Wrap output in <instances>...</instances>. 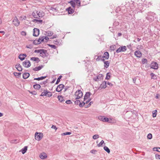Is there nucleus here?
<instances>
[{
  "label": "nucleus",
  "instance_id": "nucleus-16",
  "mask_svg": "<svg viewBox=\"0 0 160 160\" xmlns=\"http://www.w3.org/2000/svg\"><path fill=\"white\" fill-rule=\"evenodd\" d=\"M107 82L105 81L103 82L101 84L99 88V89L105 88L106 87Z\"/></svg>",
  "mask_w": 160,
  "mask_h": 160
},
{
  "label": "nucleus",
  "instance_id": "nucleus-35",
  "mask_svg": "<svg viewBox=\"0 0 160 160\" xmlns=\"http://www.w3.org/2000/svg\"><path fill=\"white\" fill-rule=\"evenodd\" d=\"M157 110H156L152 112V117L154 118L157 115Z\"/></svg>",
  "mask_w": 160,
  "mask_h": 160
},
{
  "label": "nucleus",
  "instance_id": "nucleus-38",
  "mask_svg": "<svg viewBox=\"0 0 160 160\" xmlns=\"http://www.w3.org/2000/svg\"><path fill=\"white\" fill-rule=\"evenodd\" d=\"M104 143V141L103 140H102L101 142L98 144V146L99 147L101 146Z\"/></svg>",
  "mask_w": 160,
  "mask_h": 160
},
{
  "label": "nucleus",
  "instance_id": "nucleus-17",
  "mask_svg": "<svg viewBox=\"0 0 160 160\" xmlns=\"http://www.w3.org/2000/svg\"><path fill=\"white\" fill-rule=\"evenodd\" d=\"M91 94V93L89 92H88L86 93L84 98V101H85V100L88 99L89 98L90 95Z\"/></svg>",
  "mask_w": 160,
  "mask_h": 160
},
{
  "label": "nucleus",
  "instance_id": "nucleus-13",
  "mask_svg": "<svg viewBox=\"0 0 160 160\" xmlns=\"http://www.w3.org/2000/svg\"><path fill=\"white\" fill-rule=\"evenodd\" d=\"M39 33V30L37 28H35L33 29V35L34 36H38Z\"/></svg>",
  "mask_w": 160,
  "mask_h": 160
},
{
  "label": "nucleus",
  "instance_id": "nucleus-53",
  "mask_svg": "<svg viewBox=\"0 0 160 160\" xmlns=\"http://www.w3.org/2000/svg\"><path fill=\"white\" fill-rule=\"evenodd\" d=\"M49 38L47 37H44V41L46 42L49 40Z\"/></svg>",
  "mask_w": 160,
  "mask_h": 160
},
{
  "label": "nucleus",
  "instance_id": "nucleus-4",
  "mask_svg": "<svg viewBox=\"0 0 160 160\" xmlns=\"http://www.w3.org/2000/svg\"><path fill=\"white\" fill-rule=\"evenodd\" d=\"M75 99H78L81 98L82 96V91L80 90H78L75 93Z\"/></svg>",
  "mask_w": 160,
  "mask_h": 160
},
{
  "label": "nucleus",
  "instance_id": "nucleus-48",
  "mask_svg": "<svg viewBox=\"0 0 160 160\" xmlns=\"http://www.w3.org/2000/svg\"><path fill=\"white\" fill-rule=\"evenodd\" d=\"M150 76L152 77V78H155L156 77V76L155 74L153 73H151Z\"/></svg>",
  "mask_w": 160,
  "mask_h": 160
},
{
  "label": "nucleus",
  "instance_id": "nucleus-46",
  "mask_svg": "<svg viewBox=\"0 0 160 160\" xmlns=\"http://www.w3.org/2000/svg\"><path fill=\"white\" fill-rule=\"evenodd\" d=\"M152 135L151 133L148 134L147 135V138L149 139H151L152 138Z\"/></svg>",
  "mask_w": 160,
  "mask_h": 160
},
{
  "label": "nucleus",
  "instance_id": "nucleus-61",
  "mask_svg": "<svg viewBox=\"0 0 160 160\" xmlns=\"http://www.w3.org/2000/svg\"><path fill=\"white\" fill-rule=\"evenodd\" d=\"M91 99H88V100L86 101H85V103H86V104H87V103H88V102H89L90 101Z\"/></svg>",
  "mask_w": 160,
  "mask_h": 160
},
{
  "label": "nucleus",
  "instance_id": "nucleus-42",
  "mask_svg": "<svg viewBox=\"0 0 160 160\" xmlns=\"http://www.w3.org/2000/svg\"><path fill=\"white\" fill-rule=\"evenodd\" d=\"M33 21L35 22H38L39 23H41L42 22V21L41 20H38V19H34Z\"/></svg>",
  "mask_w": 160,
  "mask_h": 160
},
{
  "label": "nucleus",
  "instance_id": "nucleus-8",
  "mask_svg": "<svg viewBox=\"0 0 160 160\" xmlns=\"http://www.w3.org/2000/svg\"><path fill=\"white\" fill-rule=\"evenodd\" d=\"M151 68L154 69H157L158 68V65L155 62H152L151 64Z\"/></svg>",
  "mask_w": 160,
  "mask_h": 160
},
{
  "label": "nucleus",
  "instance_id": "nucleus-60",
  "mask_svg": "<svg viewBox=\"0 0 160 160\" xmlns=\"http://www.w3.org/2000/svg\"><path fill=\"white\" fill-rule=\"evenodd\" d=\"M96 152V150H92L90 151V152L92 153H95V152Z\"/></svg>",
  "mask_w": 160,
  "mask_h": 160
},
{
  "label": "nucleus",
  "instance_id": "nucleus-28",
  "mask_svg": "<svg viewBox=\"0 0 160 160\" xmlns=\"http://www.w3.org/2000/svg\"><path fill=\"white\" fill-rule=\"evenodd\" d=\"M33 87L35 89H38L40 88L41 86L39 84H36L33 85Z\"/></svg>",
  "mask_w": 160,
  "mask_h": 160
},
{
  "label": "nucleus",
  "instance_id": "nucleus-19",
  "mask_svg": "<svg viewBox=\"0 0 160 160\" xmlns=\"http://www.w3.org/2000/svg\"><path fill=\"white\" fill-rule=\"evenodd\" d=\"M15 67L17 70L19 71H21L22 70V68L21 66L19 64H17L15 65Z\"/></svg>",
  "mask_w": 160,
  "mask_h": 160
},
{
  "label": "nucleus",
  "instance_id": "nucleus-3",
  "mask_svg": "<svg viewBox=\"0 0 160 160\" xmlns=\"http://www.w3.org/2000/svg\"><path fill=\"white\" fill-rule=\"evenodd\" d=\"M43 134L40 132H36L35 134V139L38 141H40L43 137Z\"/></svg>",
  "mask_w": 160,
  "mask_h": 160
},
{
  "label": "nucleus",
  "instance_id": "nucleus-62",
  "mask_svg": "<svg viewBox=\"0 0 160 160\" xmlns=\"http://www.w3.org/2000/svg\"><path fill=\"white\" fill-rule=\"evenodd\" d=\"M107 84L108 85L110 86H112V84L109 82H108L107 83Z\"/></svg>",
  "mask_w": 160,
  "mask_h": 160
},
{
  "label": "nucleus",
  "instance_id": "nucleus-50",
  "mask_svg": "<svg viewBox=\"0 0 160 160\" xmlns=\"http://www.w3.org/2000/svg\"><path fill=\"white\" fill-rule=\"evenodd\" d=\"M21 34L24 36H25L26 35V32L25 31H22L21 32Z\"/></svg>",
  "mask_w": 160,
  "mask_h": 160
},
{
  "label": "nucleus",
  "instance_id": "nucleus-52",
  "mask_svg": "<svg viewBox=\"0 0 160 160\" xmlns=\"http://www.w3.org/2000/svg\"><path fill=\"white\" fill-rule=\"evenodd\" d=\"M26 47L28 48H32V46L31 45H27Z\"/></svg>",
  "mask_w": 160,
  "mask_h": 160
},
{
  "label": "nucleus",
  "instance_id": "nucleus-32",
  "mask_svg": "<svg viewBox=\"0 0 160 160\" xmlns=\"http://www.w3.org/2000/svg\"><path fill=\"white\" fill-rule=\"evenodd\" d=\"M38 40L40 41V43H41L42 41H44V37H40L39 38Z\"/></svg>",
  "mask_w": 160,
  "mask_h": 160
},
{
  "label": "nucleus",
  "instance_id": "nucleus-36",
  "mask_svg": "<svg viewBox=\"0 0 160 160\" xmlns=\"http://www.w3.org/2000/svg\"><path fill=\"white\" fill-rule=\"evenodd\" d=\"M33 43L34 44H35V45H37V44H38L40 43V41H38V40H34L33 41Z\"/></svg>",
  "mask_w": 160,
  "mask_h": 160
},
{
  "label": "nucleus",
  "instance_id": "nucleus-11",
  "mask_svg": "<svg viewBox=\"0 0 160 160\" xmlns=\"http://www.w3.org/2000/svg\"><path fill=\"white\" fill-rule=\"evenodd\" d=\"M64 87V85L62 84L58 85L56 89V91L58 92L61 91Z\"/></svg>",
  "mask_w": 160,
  "mask_h": 160
},
{
  "label": "nucleus",
  "instance_id": "nucleus-7",
  "mask_svg": "<svg viewBox=\"0 0 160 160\" xmlns=\"http://www.w3.org/2000/svg\"><path fill=\"white\" fill-rule=\"evenodd\" d=\"M126 47L125 46L120 47L117 50V53H119L122 52H125L127 50Z\"/></svg>",
  "mask_w": 160,
  "mask_h": 160
},
{
  "label": "nucleus",
  "instance_id": "nucleus-54",
  "mask_svg": "<svg viewBox=\"0 0 160 160\" xmlns=\"http://www.w3.org/2000/svg\"><path fill=\"white\" fill-rule=\"evenodd\" d=\"M41 50H42V49H40V50H36L34 51V52L39 53L40 52V51H41Z\"/></svg>",
  "mask_w": 160,
  "mask_h": 160
},
{
  "label": "nucleus",
  "instance_id": "nucleus-18",
  "mask_svg": "<svg viewBox=\"0 0 160 160\" xmlns=\"http://www.w3.org/2000/svg\"><path fill=\"white\" fill-rule=\"evenodd\" d=\"M39 157L41 159H44L47 158V156L46 153L43 152L41 153Z\"/></svg>",
  "mask_w": 160,
  "mask_h": 160
},
{
  "label": "nucleus",
  "instance_id": "nucleus-20",
  "mask_svg": "<svg viewBox=\"0 0 160 160\" xmlns=\"http://www.w3.org/2000/svg\"><path fill=\"white\" fill-rule=\"evenodd\" d=\"M102 61H104L105 67L107 68L109 66V62L108 61H105L103 59H102Z\"/></svg>",
  "mask_w": 160,
  "mask_h": 160
},
{
  "label": "nucleus",
  "instance_id": "nucleus-30",
  "mask_svg": "<svg viewBox=\"0 0 160 160\" xmlns=\"http://www.w3.org/2000/svg\"><path fill=\"white\" fill-rule=\"evenodd\" d=\"M76 3L78 4V6L80 7L81 6V2L80 0H73Z\"/></svg>",
  "mask_w": 160,
  "mask_h": 160
},
{
  "label": "nucleus",
  "instance_id": "nucleus-27",
  "mask_svg": "<svg viewBox=\"0 0 160 160\" xmlns=\"http://www.w3.org/2000/svg\"><path fill=\"white\" fill-rule=\"evenodd\" d=\"M46 76L41 77L40 78H34V80H41L45 79L46 78Z\"/></svg>",
  "mask_w": 160,
  "mask_h": 160
},
{
  "label": "nucleus",
  "instance_id": "nucleus-34",
  "mask_svg": "<svg viewBox=\"0 0 160 160\" xmlns=\"http://www.w3.org/2000/svg\"><path fill=\"white\" fill-rule=\"evenodd\" d=\"M62 77V76L61 75H60L59 76V77L58 78L57 81H56V84H58V83L60 82V79H61Z\"/></svg>",
  "mask_w": 160,
  "mask_h": 160
},
{
  "label": "nucleus",
  "instance_id": "nucleus-37",
  "mask_svg": "<svg viewBox=\"0 0 160 160\" xmlns=\"http://www.w3.org/2000/svg\"><path fill=\"white\" fill-rule=\"evenodd\" d=\"M153 150L154 151H157L160 152V148H153Z\"/></svg>",
  "mask_w": 160,
  "mask_h": 160
},
{
  "label": "nucleus",
  "instance_id": "nucleus-25",
  "mask_svg": "<svg viewBox=\"0 0 160 160\" xmlns=\"http://www.w3.org/2000/svg\"><path fill=\"white\" fill-rule=\"evenodd\" d=\"M43 68L42 66H40L37 67H36L33 69V70L35 71H38L41 70Z\"/></svg>",
  "mask_w": 160,
  "mask_h": 160
},
{
  "label": "nucleus",
  "instance_id": "nucleus-41",
  "mask_svg": "<svg viewBox=\"0 0 160 160\" xmlns=\"http://www.w3.org/2000/svg\"><path fill=\"white\" fill-rule=\"evenodd\" d=\"M13 74L15 76H18L19 77L21 74V73H18L17 72H14L13 73Z\"/></svg>",
  "mask_w": 160,
  "mask_h": 160
},
{
  "label": "nucleus",
  "instance_id": "nucleus-43",
  "mask_svg": "<svg viewBox=\"0 0 160 160\" xmlns=\"http://www.w3.org/2000/svg\"><path fill=\"white\" fill-rule=\"evenodd\" d=\"M142 63L143 64L147 63V60L146 58H143L142 59Z\"/></svg>",
  "mask_w": 160,
  "mask_h": 160
},
{
  "label": "nucleus",
  "instance_id": "nucleus-21",
  "mask_svg": "<svg viewBox=\"0 0 160 160\" xmlns=\"http://www.w3.org/2000/svg\"><path fill=\"white\" fill-rule=\"evenodd\" d=\"M53 33L52 31H48L46 32V34L45 35L48 36H51L53 35Z\"/></svg>",
  "mask_w": 160,
  "mask_h": 160
},
{
  "label": "nucleus",
  "instance_id": "nucleus-56",
  "mask_svg": "<svg viewBox=\"0 0 160 160\" xmlns=\"http://www.w3.org/2000/svg\"><path fill=\"white\" fill-rule=\"evenodd\" d=\"M57 37V35H54L51 38H50V39H53L54 38H56Z\"/></svg>",
  "mask_w": 160,
  "mask_h": 160
},
{
  "label": "nucleus",
  "instance_id": "nucleus-10",
  "mask_svg": "<svg viewBox=\"0 0 160 160\" xmlns=\"http://www.w3.org/2000/svg\"><path fill=\"white\" fill-rule=\"evenodd\" d=\"M12 22L13 24L15 26H18L19 25L20 22L16 17H15L14 18Z\"/></svg>",
  "mask_w": 160,
  "mask_h": 160
},
{
  "label": "nucleus",
  "instance_id": "nucleus-31",
  "mask_svg": "<svg viewBox=\"0 0 160 160\" xmlns=\"http://www.w3.org/2000/svg\"><path fill=\"white\" fill-rule=\"evenodd\" d=\"M69 3H70L71 5V6L74 8L75 7V4L74 2L72 1H71L69 2Z\"/></svg>",
  "mask_w": 160,
  "mask_h": 160
},
{
  "label": "nucleus",
  "instance_id": "nucleus-22",
  "mask_svg": "<svg viewBox=\"0 0 160 160\" xmlns=\"http://www.w3.org/2000/svg\"><path fill=\"white\" fill-rule=\"evenodd\" d=\"M69 14H72L74 12V10L70 7L67 9Z\"/></svg>",
  "mask_w": 160,
  "mask_h": 160
},
{
  "label": "nucleus",
  "instance_id": "nucleus-14",
  "mask_svg": "<svg viewBox=\"0 0 160 160\" xmlns=\"http://www.w3.org/2000/svg\"><path fill=\"white\" fill-rule=\"evenodd\" d=\"M135 55L138 58H140L142 55L141 52L139 50L136 51L134 52Z\"/></svg>",
  "mask_w": 160,
  "mask_h": 160
},
{
  "label": "nucleus",
  "instance_id": "nucleus-26",
  "mask_svg": "<svg viewBox=\"0 0 160 160\" xmlns=\"http://www.w3.org/2000/svg\"><path fill=\"white\" fill-rule=\"evenodd\" d=\"M28 147L25 146L23 148H22L21 150L23 154H24L27 150Z\"/></svg>",
  "mask_w": 160,
  "mask_h": 160
},
{
  "label": "nucleus",
  "instance_id": "nucleus-44",
  "mask_svg": "<svg viewBox=\"0 0 160 160\" xmlns=\"http://www.w3.org/2000/svg\"><path fill=\"white\" fill-rule=\"evenodd\" d=\"M110 77V76L109 75V73H108L107 74L106 76V77L105 79H106L109 80Z\"/></svg>",
  "mask_w": 160,
  "mask_h": 160
},
{
  "label": "nucleus",
  "instance_id": "nucleus-49",
  "mask_svg": "<svg viewBox=\"0 0 160 160\" xmlns=\"http://www.w3.org/2000/svg\"><path fill=\"white\" fill-rule=\"evenodd\" d=\"M17 139H15L13 140H11L10 141V142L11 143H17Z\"/></svg>",
  "mask_w": 160,
  "mask_h": 160
},
{
  "label": "nucleus",
  "instance_id": "nucleus-24",
  "mask_svg": "<svg viewBox=\"0 0 160 160\" xmlns=\"http://www.w3.org/2000/svg\"><path fill=\"white\" fill-rule=\"evenodd\" d=\"M30 74L28 73H25L23 74L22 77L24 79L27 78L29 76Z\"/></svg>",
  "mask_w": 160,
  "mask_h": 160
},
{
  "label": "nucleus",
  "instance_id": "nucleus-12",
  "mask_svg": "<svg viewBox=\"0 0 160 160\" xmlns=\"http://www.w3.org/2000/svg\"><path fill=\"white\" fill-rule=\"evenodd\" d=\"M74 103L76 105H78L81 107H83L85 105V102H84L81 103L79 100H76L75 101Z\"/></svg>",
  "mask_w": 160,
  "mask_h": 160
},
{
  "label": "nucleus",
  "instance_id": "nucleus-23",
  "mask_svg": "<svg viewBox=\"0 0 160 160\" xmlns=\"http://www.w3.org/2000/svg\"><path fill=\"white\" fill-rule=\"evenodd\" d=\"M109 53L108 52H105L104 53V55L102 57L103 58H105L106 59H107L109 58Z\"/></svg>",
  "mask_w": 160,
  "mask_h": 160
},
{
  "label": "nucleus",
  "instance_id": "nucleus-63",
  "mask_svg": "<svg viewBox=\"0 0 160 160\" xmlns=\"http://www.w3.org/2000/svg\"><path fill=\"white\" fill-rule=\"evenodd\" d=\"M71 134V133L70 132H66V135H70Z\"/></svg>",
  "mask_w": 160,
  "mask_h": 160
},
{
  "label": "nucleus",
  "instance_id": "nucleus-5",
  "mask_svg": "<svg viewBox=\"0 0 160 160\" xmlns=\"http://www.w3.org/2000/svg\"><path fill=\"white\" fill-rule=\"evenodd\" d=\"M98 119L100 120L103 122H111V119L110 120H109L108 118H106L103 116H99V117H98Z\"/></svg>",
  "mask_w": 160,
  "mask_h": 160
},
{
  "label": "nucleus",
  "instance_id": "nucleus-9",
  "mask_svg": "<svg viewBox=\"0 0 160 160\" xmlns=\"http://www.w3.org/2000/svg\"><path fill=\"white\" fill-rule=\"evenodd\" d=\"M23 65L25 67L28 68L31 66V63L28 60H25L23 62Z\"/></svg>",
  "mask_w": 160,
  "mask_h": 160
},
{
  "label": "nucleus",
  "instance_id": "nucleus-55",
  "mask_svg": "<svg viewBox=\"0 0 160 160\" xmlns=\"http://www.w3.org/2000/svg\"><path fill=\"white\" fill-rule=\"evenodd\" d=\"M155 157L157 159H160V155L158 154H156L155 155Z\"/></svg>",
  "mask_w": 160,
  "mask_h": 160
},
{
  "label": "nucleus",
  "instance_id": "nucleus-57",
  "mask_svg": "<svg viewBox=\"0 0 160 160\" xmlns=\"http://www.w3.org/2000/svg\"><path fill=\"white\" fill-rule=\"evenodd\" d=\"M50 46L51 47L54 49H56V47L54 45H50Z\"/></svg>",
  "mask_w": 160,
  "mask_h": 160
},
{
  "label": "nucleus",
  "instance_id": "nucleus-39",
  "mask_svg": "<svg viewBox=\"0 0 160 160\" xmlns=\"http://www.w3.org/2000/svg\"><path fill=\"white\" fill-rule=\"evenodd\" d=\"M99 137V135L98 134H96L93 135L92 137V138L94 139H96Z\"/></svg>",
  "mask_w": 160,
  "mask_h": 160
},
{
  "label": "nucleus",
  "instance_id": "nucleus-6",
  "mask_svg": "<svg viewBox=\"0 0 160 160\" xmlns=\"http://www.w3.org/2000/svg\"><path fill=\"white\" fill-rule=\"evenodd\" d=\"M103 76L102 74H99L96 77L93 78V80L96 82L101 81L103 79Z\"/></svg>",
  "mask_w": 160,
  "mask_h": 160
},
{
  "label": "nucleus",
  "instance_id": "nucleus-2",
  "mask_svg": "<svg viewBox=\"0 0 160 160\" xmlns=\"http://www.w3.org/2000/svg\"><path fill=\"white\" fill-rule=\"evenodd\" d=\"M52 96V94L51 92L47 90V89H44L42 93L40 96H46L48 97H50Z\"/></svg>",
  "mask_w": 160,
  "mask_h": 160
},
{
  "label": "nucleus",
  "instance_id": "nucleus-29",
  "mask_svg": "<svg viewBox=\"0 0 160 160\" xmlns=\"http://www.w3.org/2000/svg\"><path fill=\"white\" fill-rule=\"evenodd\" d=\"M103 148L104 150L108 153H109L110 152V150L108 147L106 146H104Z\"/></svg>",
  "mask_w": 160,
  "mask_h": 160
},
{
  "label": "nucleus",
  "instance_id": "nucleus-58",
  "mask_svg": "<svg viewBox=\"0 0 160 160\" xmlns=\"http://www.w3.org/2000/svg\"><path fill=\"white\" fill-rule=\"evenodd\" d=\"M66 102L67 104H70L71 102L70 100H68L66 101Z\"/></svg>",
  "mask_w": 160,
  "mask_h": 160
},
{
  "label": "nucleus",
  "instance_id": "nucleus-64",
  "mask_svg": "<svg viewBox=\"0 0 160 160\" xmlns=\"http://www.w3.org/2000/svg\"><path fill=\"white\" fill-rule=\"evenodd\" d=\"M92 102H91L89 103V104H88V106H87L86 107L85 106V107L86 108H87V107H89L91 105V104L92 103Z\"/></svg>",
  "mask_w": 160,
  "mask_h": 160
},
{
  "label": "nucleus",
  "instance_id": "nucleus-33",
  "mask_svg": "<svg viewBox=\"0 0 160 160\" xmlns=\"http://www.w3.org/2000/svg\"><path fill=\"white\" fill-rule=\"evenodd\" d=\"M19 58L22 61L25 58L23 57L22 54H20L19 56Z\"/></svg>",
  "mask_w": 160,
  "mask_h": 160
},
{
  "label": "nucleus",
  "instance_id": "nucleus-51",
  "mask_svg": "<svg viewBox=\"0 0 160 160\" xmlns=\"http://www.w3.org/2000/svg\"><path fill=\"white\" fill-rule=\"evenodd\" d=\"M51 128L55 129V131H56L57 129V128L54 125H52V126L51 127Z\"/></svg>",
  "mask_w": 160,
  "mask_h": 160
},
{
  "label": "nucleus",
  "instance_id": "nucleus-59",
  "mask_svg": "<svg viewBox=\"0 0 160 160\" xmlns=\"http://www.w3.org/2000/svg\"><path fill=\"white\" fill-rule=\"evenodd\" d=\"M53 42H54V43L55 44H58L59 43L58 42V41L57 40H54V41Z\"/></svg>",
  "mask_w": 160,
  "mask_h": 160
},
{
  "label": "nucleus",
  "instance_id": "nucleus-45",
  "mask_svg": "<svg viewBox=\"0 0 160 160\" xmlns=\"http://www.w3.org/2000/svg\"><path fill=\"white\" fill-rule=\"evenodd\" d=\"M102 58V57L101 56H98V58L96 59V60L97 61H99L100 59H101L102 61V59L103 58Z\"/></svg>",
  "mask_w": 160,
  "mask_h": 160
},
{
  "label": "nucleus",
  "instance_id": "nucleus-47",
  "mask_svg": "<svg viewBox=\"0 0 160 160\" xmlns=\"http://www.w3.org/2000/svg\"><path fill=\"white\" fill-rule=\"evenodd\" d=\"M38 60V58L32 57L31 58V60L33 61H36Z\"/></svg>",
  "mask_w": 160,
  "mask_h": 160
},
{
  "label": "nucleus",
  "instance_id": "nucleus-1",
  "mask_svg": "<svg viewBox=\"0 0 160 160\" xmlns=\"http://www.w3.org/2000/svg\"><path fill=\"white\" fill-rule=\"evenodd\" d=\"M33 16L34 18L40 19L43 16V13L40 12L39 11H34L32 13Z\"/></svg>",
  "mask_w": 160,
  "mask_h": 160
},
{
  "label": "nucleus",
  "instance_id": "nucleus-15",
  "mask_svg": "<svg viewBox=\"0 0 160 160\" xmlns=\"http://www.w3.org/2000/svg\"><path fill=\"white\" fill-rule=\"evenodd\" d=\"M46 51L42 49L39 53L40 56L43 57H45L46 56Z\"/></svg>",
  "mask_w": 160,
  "mask_h": 160
},
{
  "label": "nucleus",
  "instance_id": "nucleus-40",
  "mask_svg": "<svg viewBox=\"0 0 160 160\" xmlns=\"http://www.w3.org/2000/svg\"><path fill=\"white\" fill-rule=\"evenodd\" d=\"M58 98L59 100L61 102H62L63 101V98L61 96H58Z\"/></svg>",
  "mask_w": 160,
  "mask_h": 160
}]
</instances>
